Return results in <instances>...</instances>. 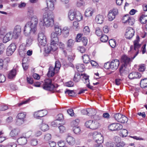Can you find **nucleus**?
I'll return each instance as SVG.
<instances>
[{"mask_svg":"<svg viewBox=\"0 0 147 147\" xmlns=\"http://www.w3.org/2000/svg\"><path fill=\"white\" fill-rule=\"evenodd\" d=\"M38 19L35 16L32 17L31 20L27 22L25 25L24 32L26 36L34 34L36 30Z\"/></svg>","mask_w":147,"mask_h":147,"instance_id":"f257e3e1","label":"nucleus"},{"mask_svg":"<svg viewBox=\"0 0 147 147\" xmlns=\"http://www.w3.org/2000/svg\"><path fill=\"white\" fill-rule=\"evenodd\" d=\"M140 38L138 36H137L136 39L134 41V47L131 46L130 47V50L128 51L129 54L131 53L134 54L133 57H131L132 59H133L139 53V49L140 48L141 45L139 43Z\"/></svg>","mask_w":147,"mask_h":147,"instance_id":"f03ea898","label":"nucleus"},{"mask_svg":"<svg viewBox=\"0 0 147 147\" xmlns=\"http://www.w3.org/2000/svg\"><path fill=\"white\" fill-rule=\"evenodd\" d=\"M54 15L52 12L50 14L48 13L47 17H43V25L47 27H52L54 24Z\"/></svg>","mask_w":147,"mask_h":147,"instance_id":"7ed1b4c3","label":"nucleus"},{"mask_svg":"<svg viewBox=\"0 0 147 147\" xmlns=\"http://www.w3.org/2000/svg\"><path fill=\"white\" fill-rule=\"evenodd\" d=\"M85 125L87 128L93 130L97 129L100 126V124L98 121L92 120H90L86 121Z\"/></svg>","mask_w":147,"mask_h":147,"instance_id":"20e7f679","label":"nucleus"},{"mask_svg":"<svg viewBox=\"0 0 147 147\" xmlns=\"http://www.w3.org/2000/svg\"><path fill=\"white\" fill-rule=\"evenodd\" d=\"M52 81L50 79H47L45 81V83L42 86L45 90L52 91L55 88V86L51 83Z\"/></svg>","mask_w":147,"mask_h":147,"instance_id":"39448f33","label":"nucleus"},{"mask_svg":"<svg viewBox=\"0 0 147 147\" xmlns=\"http://www.w3.org/2000/svg\"><path fill=\"white\" fill-rule=\"evenodd\" d=\"M56 0H47V8L46 7L43 9V11L47 12L49 9L50 11H52L55 8L54 5Z\"/></svg>","mask_w":147,"mask_h":147,"instance_id":"423d86ee","label":"nucleus"},{"mask_svg":"<svg viewBox=\"0 0 147 147\" xmlns=\"http://www.w3.org/2000/svg\"><path fill=\"white\" fill-rule=\"evenodd\" d=\"M38 40L39 45L43 47L45 46L47 43L46 36L42 33H39L38 34Z\"/></svg>","mask_w":147,"mask_h":147,"instance_id":"0eeeda50","label":"nucleus"},{"mask_svg":"<svg viewBox=\"0 0 147 147\" xmlns=\"http://www.w3.org/2000/svg\"><path fill=\"white\" fill-rule=\"evenodd\" d=\"M122 125L119 123H113L109 125L108 128L110 130L115 131L119 130L123 128Z\"/></svg>","mask_w":147,"mask_h":147,"instance_id":"6e6552de","label":"nucleus"},{"mask_svg":"<svg viewBox=\"0 0 147 147\" xmlns=\"http://www.w3.org/2000/svg\"><path fill=\"white\" fill-rule=\"evenodd\" d=\"M118 10L117 8H114L110 10L108 15V17L110 21H112L115 18V16L118 13Z\"/></svg>","mask_w":147,"mask_h":147,"instance_id":"1a4fd4ad","label":"nucleus"},{"mask_svg":"<svg viewBox=\"0 0 147 147\" xmlns=\"http://www.w3.org/2000/svg\"><path fill=\"white\" fill-rule=\"evenodd\" d=\"M57 45L51 42L49 45H47L45 47V53H48L52 51H55L57 48Z\"/></svg>","mask_w":147,"mask_h":147,"instance_id":"9d476101","label":"nucleus"},{"mask_svg":"<svg viewBox=\"0 0 147 147\" xmlns=\"http://www.w3.org/2000/svg\"><path fill=\"white\" fill-rule=\"evenodd\" d=\"M30 132H28L26 134L25 137H21L19 138L17 140V142L18 144L21 145H24L27 142V140L26 138L29 137L30 136V135L27 136L28 134H30Z\"/></svg>","mask_w":147,"mask_h":147,"instance_id":"9b49d317","label":"nucleus"},{"mask_svg":"<svg viewBox=\"0 0 147 147\" xmlns=\"http://www.w3.org/2000/svg\"><path fill=\"white\" fill-rule=\"evenodd\" d=\"M134 34V31L132 28L129 27L126 29L125 36L127 38L130 39L133 37Z\"/></svg>","mask_w":147,"mask_h":147,"instance_id":"f8f14e48","label":"nucleus"},{"mask_svg":"<svg viewBox=\"0 0 147 147\" xmlns=\"http://www.w3.org/2000/svg\"><path fill=\"white\" fill-rule=\"evenodd\" d=\"M16 48V46L15 43H12L8 47L7 49L6 53L8 56L11 55L14 52Z\"/></svg>","mask_w":147,"mask_h":147,"instance_id":"ddd939ff","label":"nucleus"},{"mask_svg":"<svg viewBox=\"0 0 147 147\" xmlns=\"http://www.w3.org/2000/svg\"><path fill=\"white\" fill-rule=\"evenodd\" d=\"M120 62L117 59L112 60L110 62V69L113 70H116L119 65Z\"/></svg>","mask_w":147,"mask_h":147,"instance_id":"4468645a","label":"nucleus"},{"mask_svg":"<svg viewBox=\"0 0 147 147\" xmlns=\"http://www.w3.org/2000/svg\"><path fill=\"white\" fill-rule=\"evenodd\" d=\"M21 27L18 25L16 26L14 28L13 34H14V38L16 39L18 38L21 32Z\"/></svg>","mask_w":147,"mask_h":147,"instance_id":"2eb2a0df","label":"nucleus"},{"mask_svg":"<svg viewBox=\"0 0 147 147\" xmlns=\"http://www.w3.org/2000/svg\"><path fill=\"white\" fill-rule=\"evenodd\" d=\"M58 34L56 32H53L51 33V43L57 45L59 39L57 36Z\"/></svg>","mask_w":147,"mask_h":147,"instance_id":"dca6fc26","label":"nucleus"},{"mask_svg":"<svg viewBox=\"0 0 147 147\" xmlns=\"http://www.w3.org/2000/svg\"><path fill=\"white\" fill-rule=\"evenodd\" d=\"M88 116H94V118L96 120H99L100 119V117L98 115H96V110L88 108Z\"/></svg>","mask_w":147,"mask_h":147,"instance_id":"f3484780","label":"nucleus"},{"mask_svg":"<svg viewBox=\"0 0 147 147\" xmlns=\"http://www.w3.org/2000/svg\"><path fill=\"white\" fill-rule=\"evenodd\" d=\"M14 34L12 32H9L7 33L3 38V42L6 43L14 38Z\"/></svg>","mask_w":147,"mask_h":147,"instance_id":"a211bd4d","label":"nucleus"},{"mask_svg":"<svg viewBox=\"0 0 147 147\" xmlns=\"http://www.w3.org/2000/svg\"><path fill=\"white\" fill-rule=\"evenodd\" d=\"M96 134V137L95 138V140L97 143V144H101L103 141V138L102 135L100 134H97V132H95L93 135Z\"/></svg>","mask_w":147,"mask_h":147,"instance_id":"6ab92c4d","label":"nucleus"},{"mask_svg":"<svg viewBox=\"0 0 147 147\" xmlns=\"http://www.w3.org/2000/svg\"><path fill=\"white\" fill-rule=\"evenodd\" d=\"M141 76V74L138 72H133L130 73L128 75V77L131 80L140 78Z\"/></svg>","mask_w":147,"mask_h":147,"instance_id":"aec40b11","label":"nucleus"},{"mask_svg":"<svg viewBox=\"0 0 147 147\" xmlns=\"http://www.w3.org/2000/svg\"><path fill=\"white\" fill-rule=\"evenodd\" d=\"M131 61V59L125 55L122 56L121 57V61L123 63L122 65H125V67L127 65L129 64Z\"/></svg>","mask_w":147,"mask_h":147,"instance_id":"412c9836","label":"nucleus"},{"mask_svg":"<svg viewBox=\"0 0 147 147\" xmlns=\"http://www.w3.org/2000/svg\"><path fill=\"white\" fill-rule=\"evenodd\" d=\"M20 132V130L18 128H15L11 131L10 135L12 137L16 136L18 135Z\"/></svg>","mask_w":147,"mask_h":147,"instance_id":"4be33fe9","label":"nucleus"},{"mask_svg":"<svg viewBox=\"0 0 147 147\" xmlns=\"http://www.w3.org/2000/svg\"><path fill=\"white\" fill-rule=\"evenodd\" d=\"M104 20L103 16L99 14L96 16L95 18L96 22L99 24H102L104 21Z\"/></svg>","mask_w":147,"mask_h":147,"instance_id":"5701e85b","label":"nucleus"},{"mask_svg":"<svg viewBox=\"0 0 147 147\" xmlns=\"http://www.w3.org/2000/svg\"><path fill=\"white\" fill-rule=\"evenodd\" d=\"M38 113L37 115L36 118L42 117L46 115L47 112L46 110H41L38 111Z\"/></svg>","mask_w":147,"mask_h":147,"instance_id":"b1692460","label":"nucleus"},{"mask_svg":"<svg viewBox=\"0 0 147 147\" xmlns=\"http://www.w3.org/2000/svg\"><path fill=\"white\" fill-rule=\"evenodd\" d=\"M54 29L55 31V32L58 35H60L61 33L62 30L61 29V26H60L58 24L56 23L55 24Z\"/></svg>","mask_w":147,"mask_h":147,"instance_id":"393cba45","label":"nucleus"},{"mask_svg":"<svg viewBox=\"0 0 147 147\" xmlns=\"http://www.w3.org/2000/svg\"><path fill=\"white\" fill-rule=\"evenodd\" d=\"M140 85L141 88H144L147 87V78H145L142 79L140 83Z\"/></svg>","mask_w":147,"mask_h":147,"instance_id":"a878e982","label":"nucleus"},{"mask_svg":"<svg viewBox=\"0 0 147 147\" xmlns=\"http://www.w3.org/2000/svg\"><path fill=\"white\" fill-rule=\"evenodd\" d=\"M66 140L67 143L70 145H73L75 143V139L72 136H68Z\"/></svg>","mask_w":147,"mask_h":147,"instance_id":"bb28decb","label":"nucleus"},{"mask_svg":"<svg viewBox=\"0 0 147 147\" xmlns=\"http://www.w3.org/2000/svg\"><path fill=\"white\" fill-rule=\"evenodd\" d=\"M93 10L91 8H88L86 9L85 12L86 17H90L92 16L93 13Z\"/></svg>","mask_w":147,"mask_h":147,"instance_id":"cd10ccee","label":"nucleus"},{"mask_svg":"<svg viewBox=\"0 0 147 147\" xmlns=\"http://www.w3.org/2000/svg\"><path fill=\"white\" fill-rule=\"evenodd\" d=\"M16 75V70L13 69L9 72L8 74V77L9 79H11L15 77Z\"/></svg>","mask_w":147,"mask_h":147,"instance_id":"c85d7f7f","label":"nucleus"},{"mask_svg":"<svg viewBox=\"0 0 147 147\" xmlns=\"http://www.w3.org/2000/svg\"><path fill=\"white\" fill-rule=\"evenodd\" d=\"M54 67H53L50 66L49 69V71L47 73V76L49 77H52L53 76L54 74L55 71Z\"/></svg>","mask_w":147,"mask_h":147,"instance_id":"c756f323","label":"nucleus"},{"mask_svg":"<svg viewBox=\"0 0 147 147\" xmlns=\"http://www.w3.org/2000/svg\"><path fill=\"white\" fill-rule=\"evenodd\" d=\"M69 30L67 27H65L62 30V33L65 37H67L69 35Z\"/></svg>","mask_w":147,"mask_h":147,"instance_id":"7c9ffc66","label":"nucleus"},{"mask_svg":"<svg viewBox=\"0 0 147 147\" xmlns=\"http://www.w3.org/2000/svg\"><path fill=\"white\" fill-rule=\"evenodd\" d=\"M83 92H65V94L67 96H68L71 97H76Z\"/></svg>","mask_w":147,"mask_h":147,"instance_id":"2f4dec72","label":"nucleus"},{"mask_svg":"<svg viewBox=\"0 0 147 147\" xmlns=\"http://www.w3.org/2000/svg\"><path fill=\"white\" fill-rule=\"evenodd\" d=\"M139 20L142 24H146L147 22V15L142 14L140 17Z\"/></svg>","mask_w":147,"mask_h":147,"instance_id":"473e14b6","label":"nucleus"},{"mask_svg":"<svg viewBox=\"0 0 147 147\" xmlns=\"http://www.w3.org/2000/svg\"><path fill=\"white\" fill-rule=\"evenodd\" d=\"M85 67L82 64H78L76 65V68L78 71L82 72L84 71Z\"/></svg>","mask_w":147,"mask_h":147,"instance_id":"72a5a7b5","label":"nucleus"},{"mask_svg":"<svg viewBox=\"0 0 147 147\" xmlns=\"http://www.w3.org/2000/svg\"><path fill=\"white\" fill-rule=\"evenodd\" d=\"M83 62L85 63H89L90 62V58L87 55H84L82 56Z\"/></svg>","mask_w":147,"mask_h":147,"instance_id":"f704fd0d","label":"nucleus"},{"mask_svg":"<svg viewBox=\"0 0 147 147\" xmlns=\"http://www.w3.org/2000/svg\"><path fill=\"white\" fill-rule=\"evenodd\" d=\"M125 65H122L119 69V73L121 76H123L126 74L125 71Z\"/></svg>","mask_w":147,"mask_h":147,"instance_id":"c9c22d12","label":"nucleus"},{"mask_svg":"<svg viewBox=\"0 0 147 147\" xmlns=\"http://www.w3.org/2000/svg\"><path fill=\"white\" fill-rule=\"evenodd\" d=\"M122 114L121 113H117L114 114L113 117L117 121L119 122L121 117L122 116Z\"/></svg>","mask_w":147,"mask_h":147,"instance_id":"e433bc0d","label":"nucleus"},{"mask_svg":"<svg viewBox=\"0 0 147 147\" xmlns=\"http://www.w3.org/2000/svg\"><path fill=\"white\" fill-rule=\"evenodd\" d=\"M74 40L71 39L69 40L67 42V45L68 47L71 48L74 45Z\"/></svg>","mask_w":147,"mask_h":147,"instance_id":"4c0bfd02","label":"nucleus"},{"mask_svg":"<svg viewBox=\"0 0 147 147\" xmlns=\"http://www.w3.org/2000/svg\"><path fill=\"white\" fill-rule=\"evenodd\" d=\"M122 116L119 122L123 123H127L128 120V118L123 115H122Z\"/></svg>","mask_w":147,"mask_h":147,"instance_id":"58836bf2","label":"nucleus"},{"mask_svg":"<svg viewBox=\"0 0 147 147\" xmlns=\"http://www.w3.org/2000/svg\"><path fill=\"white\" fill-rule=\"evenodd\" d=\"M6 47V46L4 44L0 43V55L3 53Z\"/></svg>","mask_w":147,"mask_h":147,"instance_id":"ea45409f","label":"nucleus"},{"mask_svg":"<svg viewBox=\"0 0 147 147\" xmlns=\"http://www.w3.org/2000/svg\"><path fill=\"white\" fill-rule=\"evenodd\" d=\"M40 128L42 131H46L49 129V126L48 125L43 123L41 125Z\"/></svg>","mask_w":147,"mask_h":147,"instance_id":"a19ab883","label":"nucleus"},{"mask_svg":"<svg viewBox=\"0 0 147 147\" xmlns=\"http://www.w3.org/2000/svg\"><path fill=\"white\" fill-rule=\"evenodd\" d=\"M61 65L60 62L59 61H56L55 64L54 69L57 71L59 70L61 67Z\"/></svg>","mask_w":147,"mask_h":147,"instance_id":"79ce46f5","label":"nucleus"},{"mask_svg":"<svg viewBox=\"0 0 147 147\" xmlns=\"http://www.w3.org/2000/svg\"><path fill=\"white\" fill-rule=\"evenodd\" d=\"M90 30L88 26L85 27L83 29V33L85 35H88L89 34Z\"/></svg>","mask_w":147,"mask_h":147,"instance_id":"37998d69","label":"nucleus"},{"mask_svg":"<svg viewBox=\"0 0 147 147\" xmlns=\"http://www.w3.org/2000/svg\"><path fill=\"white\" fill-rule=\"evenodd\" d=\"M68 17L71 20H73L75 17V13L70 11L68 14Z\"/></svg>","mask_w":147,"mask_h":147,"instance_id":"c03bdc74","label":"nucleus"},{"mask_svg":"<svg viewBox=\"0 0 147 147\" xmlns=\"http://www.w3.org/2000/svg\"><path fill=\"white\" fill-rule=\"evenodd\" d=\"M109 43L110 46L113 48H114L116 45V41L114 39L110 40L109 41Z\"/></svg>","mask_w":147,"mask_h":147,"instance_id":"a18cd8bd","label":"nucleus"},{"mask_svg":"<svg viewBox=\"0 0 147 147\" xmlns=\"http://www.w3.org/2000/svg\"><path fill=\"white\" fill-rule=\"evenodd\" d=\"M73 131L76 134H80L81 132V130L79 127H73Z\"/></svg>","mask_w":147,"mask_h":147,"instance_id":"49530a36","label":"nucleus"},{"mask_svg":"<svg viewBox=\"0 0 147 147\" xmlns=\"http://www.w3.org/2000/svg\"><path fill=\"white\" fill-rule=\"evenodd\" d=\"M80 122V120L78 119H76L72 121L71 123V125L73 127H77Z\"/></svg>","mask_w":147,"mask_h":147,"instance_id":"de8ad7c7","label":"nucleus"},{"mask_svg":"<svg viewBox=\"0 0 147 147\" xmlns=\"http://www.w3.org/2000/svg\"><path fill=\"white\" fill-rule=\"evenodd\" d=\"M128 131L126 129H123L121 131V133H120V136L122 137H124L127 136L128 134Z\"/></svg>","mask_w":147,"mask_h":147,"instance_id":"09e8293b","label":"nucleus"},{"mask_svg":"<svg viewBox=\"0 0 147 147\" xmlns=\"http://www.w3.org/2000/svg\"><path fill=\"white\" fill-rule=\"evenodd\" d=\"M100 40L102 42H106L108 40V37L105 35L103 34L100 37Z\"/></svg>","mask_w":147,"mask_h":147,"instance_id":"8fccbe9b","label":"nucleus"},{"mask_svg":"<svg viewBox=\"0 0 147 147\" xmlns=\"http://www.w3.org/2000/svg\"><path fill=\"white\" fill-rule=\"evenodd\" d=\"M25 113L24 112L18 113L17 117L19 119L24 120V119L25 117Z\"/></svg>","mask_w":147,"mask_h":147,"instance_id":"3c124183","label":"nucleus"},{"mask_svg":"<svg viewBox=\"0 0 147 147\" xmlns=\"http://www.w3.org/2000/svg\"><path fill=\"white\" fill-rule=\"evenodd\" d=\"M135 22V19L132 17H130L129 19H128L127 23L129 25L132 26L134 24Z\"/></svg>","mask_w":147,"mask_h":147,"instance_id":"603ef678","label":"nucleus"},{"mask_svg":"<svg viewBox=\"0 0 147 147\" xmlns=\"http://www.w3.org/2000/svg\"><path fill=\"white\" fill-rule=\"evenodd\" d=\"M80 78V76L78 73H76L75 74L74 80L76 82H78Z\"/></svg>","mask_w":147,"mask_h":147,"instance_id":"864d4df0","label":"nucleus"},{"mask_svg":"<svg viewBox=\"0 0 147 147\" xmlns=\"http://www.w3.org/2000/svg\"><path fill=\"white\" fill-rule=\"evenodd\" d=\"M129 17V15L128 14L124 16L122 18L123 22L124 23H127Z\"/></svg>","mask_w":147,"mask_h":147,"instance_id":"5fc2aeb1","label":"nucleus"},{"mask_svg":"<svg viewBox=\"0 0 147 147\" xmlns=\"http://www.w3.org/2000/svg\"><path fill=\"white\" fill-rule=\"evenodd\" d=\"M33 40L31 38H28L26 40V46L27 47L30 46L32 43Z\"/></svg>","mask_w":147,"mask_h":147,"instance_id":"6e6d98bb","label":"nucleus"},{"mask_svg":"<svg viewBox=\"0 0 147 147\" xmlns=\"http://www.w3.org/2000/svg\"><path fill=\"white\" fill-rule=\"evenodd\" d=\"M125 145V143L123 141H121L115 144V147H123Z\"/></svg>","mask_w":147,"mask_h":147,"instance_id":"4d7b16f0","label":"nucleus"},{"mask_svg":"<svg viewBox=\"0 0 147 147\" xmlns=\"http://www.w3.org/2000/svg\"><path fill=\"white\" fill-rule=\"evenodd\" d=\"M6 31V28L5 27H2L0 30V35H3L5 33Z\"/></svg>","mask_w":147,"mask_h":147,"instance_id":"13d9d810","label":"nucleus"},{"mask_svg":"<svg viewBox=\"0 0 147 147\" xmlns=\"http://www.w3.org/2000/svg\"><path fill=\"white\" fill-rule=\"evenodd\" d=\"M96 33L98 36H102L103 35L102 31L98 27L96 28Z\"/></svg>","mask_w":147,"mask_h":147,"instance_id":"bf43d9fd","label":"nucleus"},{"mask_svg":"<svg viewBox=\"0 0 147 147\" xmlns=\"http://www.w3.org/2000/svg\"><path fill=\"white\" fill-rule=\"evenodd\" d=\"M75 18L77 21H80L82 19V16L80 13H78V15L76 14Z\"/></svg>","mask_w":147,"mask_h":147,"instance_id":"052dcab7","label":"nucleus"},{"mask_svg":"<svg viewBox=\"0 0 147 147\" xmlns=\"http://www.w3.org/2000/svg\"><path fill=\"white\" fill-rule=\"evenodd\" d=\"M51 138V134H47L45 135L44 139L46 141H49L50 140Z\"/></svg>","mask_w":147,"mask_h":147,"instance_id":"680f3d73","label":"nucleus"},{"mask_svg":"<svg viewBox=\"0 0 147 147\" xmlns=\"http://www.w3.org/2000/svg\"><path fill=\"white\" fill-rule=\"evenodd\" d=\"M105 145L107 147H115L114 143L111 142H107L106 143Z\"/></svg>","mask_w":147,"mask_h":147,"instance_id":"e2e57ef3","label":"nucleus"},{"mask_svg":"<svg viewBox=\"0 0 147 147\" xmlns=\"http://www.w3.org/2000/svg\"><path fill=\"white\" fill-rule=\"evenodd\" d=\"M57 121H61L63 119V115L61 114H59L57 115L56 117Z\"/></svg>","mask_w":147,"mask_h":147,"instance_id":"0e129e2a","label":"nucleus"},{"mask_svg":"<svg viewBox=\"0 0 147 147\" xmlns=\"http://www.w3.org/2000/svg\"><path fill=\"white\" fill-rule=\"evenodd\" d=\"M59 129L60 133H61L65 132L66 130L65 127L63 125H60L59 126Z\"/></svg>","mask_w":147,"mask_h":147,"instance_id":"69168bd1","label":"nucleus"},{"mask_svg":"<svg viewBox=\"0 0 147 147\" xmlns=\"http://www.w3.org/2000/svg\"><path fill=\"white\" fill-rule=\"evenodd\" d=\"M146 44H144L142 47L141 51L142 52V54H144L146 51Z\"/></svg>","mask_w":147,"mask_h":147,"instance_id":"338daca9","label":"nucleus"},{"mask_svg":"<svg viewBox=\"0 0 147 147\" xmlns=\"http://www.w3.org/2000/svg\"><path fill=\"white\" fill-rule=\"evenodd\" d=\"M24 122V120L18 118L16 121V123L17 125H22Z\"/></svg>","mask_w":147,"mask_h":147,"instance_id":"774afa93","label":"nucleus"}]
</instances>
